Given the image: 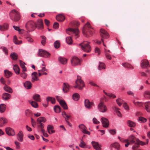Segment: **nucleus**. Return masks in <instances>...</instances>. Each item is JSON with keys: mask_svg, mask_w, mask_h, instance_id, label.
<instances>
[{"mask_svg": "<svg viewBox=\"0 0 150 150\" xmlns=\"http://www.w3.org/2000/svg\"><path fill=\"white\" fill-rule=\"evenodd\" d=\"M13 69L17 74H18L20 73V69L17 65H15L13 66Z\"/></svg>", "mask_w": 150, "mask_h": 150, "instance_id": "nucleus-33", "label": "nucleus"}, {"mask_svg": "<svg viewBox=\"0 0 150 150\" xmlns=\"http://www.w3.org/2000/svg\"><path fill=\"white\" fill-rule=\"evenodd\" d=\"M10 19L14 22H18L21 18L20 13L15 9L12 10L9 13Z\"/></svg>", "mask_w": 150, "mask_h": 150, "instance_id": "nucleus-2", "label": "nucleus"}, {"mask_svg": "<svg viewBox=\"0 0 150 150\" xmlns=\"http://www.w3.org/2000/svg\"><path fill=\"white\" fill-rule=\"evenodd\" d=\"M70 87L69 84L66 83H64L63 85V91L65 93L68 92L70 89Z\"/></svg>", "mask_w": 150, "mask_h": 150, "instance_id": "nucleus-16", "label": "nucleus"}, {"mask_svg": "<svg viewBox=\"0 0 150 150\" xmlns=\"http://www.w3.org/2000/svg\"><path fill=\"white\" fill-rule=\"evenodd\" d=\"M44 28L43 24L42 19L38 20V29H42Z\"/></svg>", "mask_w": 150, "mask_h": 150, "instance_id": "nucleus-31", "label": "nucleus"}, {"mask_svg": "<svg viewBox=\"0 0 150 150\" xmlns=\"http://www.w3.org/2000/svg\"><path fill=\"white\" fill-rule=\"evenodd\" d=\"M25 113L26 115L28 117L31 116L32 114L30 110H26L25 111Z\"/></svg>", "mask_w": 150, "mask_h": 150, "instance_id": "nucleus-54", "label": "nucleus"}, {"mask_svg": "<svg viewBox=\"0 0 150 150\" xmlns=\"http://www.w3.org/2000/svg\"><path fill=\"white\" fill-rule=\"evenodd\" d=\"M59 104L64 109H67V105L64 100H62L61 101H60Z\"/></svg>", "mask_w": 150, "mask_h": 150, "instance_id": "nucleus-37", "label": "nucleus"}, {"mask_svg": "<svg viewBox=\"0 0 150 150\" xmlns=\"http://www.w3.org/2000/svg\"><path fill=\"white\" fill-rule=\"evenodd\" d=\"M86 146V144L82 139V138L81 139V140L80 143L79 144V146L81 148H85Z\"/></svg>", "mask_w": 150, "mask_h": 150, "instance_id": "nucleus-47", "label": "nucleus"}, {"mask_svg": "<svg viewBox=\"0 0 150 150\" xmlns=\"http://www.w3.org/2000/svg\"><path fill=\"white\" fill-rule=\"evenodd\" d=\"M117 104L119 106H121L122 104L123 103V100L120 98H118L116 100Z\"/></svg>", "mask_w": 150, "mask_h": 150, "instance_id": "nucleus-53", "label": "nucleus"}, {"mask_svg": "<svg viewBox=\"0 0 150 150\" xmlns=\"http://www.w3.org/2000/svg\"><path fill=\"white\" fill-rule=\"evenodd\" d=\"M67 42L69 44H71L72 43V40L71 37H68L66 39Z\"/></svg>", "mask_w": 150, "mask_h": 150, "instance_id": "nucleus-50", "label": "nucleus"}, {"mask_svg": "<svg viewBox=\"0 0 150 150\" xmlns=\"http://www.w3.org/2000/svg\"><path fill=\"white\" fill-rule=\"evenodd\" d=\"M2 96L3 100H7L10 99L11 95L8 93H5L3 94Z\"/></svg>", "mask_w": 150, "mask_h": 150, "instance_id": "nucleus-21", "label": "nucleus"}, {"mask_svg": "<svg viewBox=\"0 0 150 150\" xmlns=\"http://www.w3.org/2000/svg\"><path fill=\"white\" fill-rule=\"evenodd\" d=\"M13 27L16 30L18 31V32H21L23 30V29H20L19 27L18 26H13Z\"/></svg>", "mask_w": 150, "mask_h": 150, "instance_id": "nucleus-60", "label": "nucleus"}, {"mask_svg": "<svg viewBox=\"0 0 150 150\" xmlns=\"http://www.w3.org/2000/svg\"><path fill=\"white\" fill-rule=\"evenodd\" d=\"M67 33L70 35V33H74L75 34V38H77L79 37L78 34L79 33V31L77 29H73L72 28H69L66 30Z\"/></svg>", "mask_w": 150, "mask_h": 150, "instance_id": "nucleus-6", "label": "nucleus"}, {"mask_svg": "<svg viewBox=\"0 0 150 150\" xmlns=\"http://www.w3.org/2000/svg\"><path fill=\"white\" fill-rule=\"evenodd\" d=\"M6 106L4 104H0V112L1 113H4L6 109Z\"/></svg>", "mask_w": 150, "mask_h": 150, "instance_id": "nucleus-32", "label": "nucleus"}, {"mask_svg": "<svg viewBox=\"0 0 150 150\" xmlns=\"http://www.w3.org/2000/svg\"><path fill=\"white\" fill-rule=\"evenodd\" d=\"M25 87L28 89H30L32 86V84L29 81H26L24 83Z\"/></svg>", "mask_w": 150, "mask_h": 150, "instance_id": "nucleus-30", "label": "nucleus"}, {"mask_svg": "<svg viewBox=\"0 0 150 150\" xmlns=\"http://www.w3.org/2000/svg\"><path fill=\"white\" fill-rule=\"evenodd\" d=\"M58 60L59 62L63 64H65L67 61V59L64 58L59 57L58 58Z\"/></svg>", "mask_w": 150, "mask_h": 150, "instance_id": "nucleus-29", "label": "nucleus"}, {"mask_svg": "<svg viewBox=\"0 0 150 150\" xmlns=\"http://www.w3.org/2000/svg\"><path fill=\"white\" fill-rule=\"evenodd\" d=\"M54 110L56 113H59L60 112L61 108L60 106L58 105H56L54 108Z\"/></svg>", "mask_w": 150, "mask_h": 150, "instance_id": "nucleus-42", "label": "nucleus"}, {"mask_svg": "<svg viewBox=\"0 0 150 150\" xmlns=\"http://www.w3.org/2000/svg\"><path fill=\"white\" fill-rule=\"evenodd\" d=\"M79 127L81 129V131L83 133L90 135V132L86 130V127L83 124H81L79 125Z\"/></svg>", "mask_w": 150, "mask_h": 150, "instance_id": "nucleus-14", "label": "nucleus"}, {"mask_svg": "<svg viewBox=\"0 0 150 150\" xmlns=\"http://www.w3.org/2000/svg\"><path fill=\"white\" fill-rule=\"evenodd\" d=\"M23 134L21 131H20L17 135V138L18 140L20 142H22L23 141Z\"/></svg>", "mask_w": 150, "mask_h": 150, "instance_id": "nucleus-20", "label": "nucleus"}, {"mask_svg": "<svg viewBox=\"0 0 150 150\" xmlns=\"http://www.w3.org/2000/svg\"><path fill=\"white\" fill-rule=\"evenodd\" d=\"M42 40L41 41V44L43 45H45L46 43V37L44 36H41Z\"/></svg>", "mask_w": 150, "mask_h": 150, "instance_id": "nucleus-45", "label": "nucleus"}, {"mask_svg": "<svg viewBox=\"0 0 150 150\" xmlns=\"http://www.w3.org/2000/svg\"><path fill=\"white\" fill-rule=\"evenodd\" d=\"M31 122L32 124V125L33 127H35L36 125L35 121L32 117H31Z\"/></svg>", "mask_w": 150, "mask_h": 150, "instance_id": "nucleus-57", "label": "nucleus"}, {"mask_svg": "<svg viewBox=\"0 0 150 150\" xmlns=\"http://www.w3.org/2000/svg\"><path fill=\"white\" fill-rule=\"evenodd\" d=\"M138 120L141 121V122H144L146 121L147 119L144 118L140 117L138 118Z\"/></svg>", "mask_w": 150, "mask_h": 150, "instance_id": "nucleus-55", "label": "nucleus"}, {"mask_svg": "<svg viewBox=\"0 0 150 150\" xmlns=\"http://www.w3.org/2000/svg\"><path fill=\"white\" fill-rule=\"evenodd\" d=\"M112 109L116 112L117 115L120 117H121V114L119 111L120 109L115 106L112 107Z\"/></svg>", "mask_w": 150, "mask_h": 150, "instance_id": "nucleus-28", "label": "nucleus"}, {"mask_svg": "<svg viewBox=\"0 0 150 150\" xmlns=\"http://www.w3.org/2000/svg\"><path fill=\"white\" fill-rule=\"evenodd\" d=\"M93 122L95 124H98L100 123V122L98 121L96 118H94L93 119Z\"/></svg>", "mask_w": 150, "mask_h": 150, "instance_id": "nucleus-62", "label": "nucleus"}, {"mask_svg": "<svg viewBox=\"0 0 150 150\" xmlns=\"http://www.w3.org/2000/svg\"><path fill=\"white\" fill-rule=\"evenodd\" d=\"M57 20L59 21H63L65 19V17L63 15L59 14L56 16Z\"/></svg>", "mask_w": 150, "mask_h": 150, "instance_id": "nucleus-26", "label": "nucleus"}, {"mask_svg": "<svg viewBox=\"0 0 150 150\" xmlns=\"http://www.w3.org/2000/svg\"><path fill=\"white\" fill-rule=\"evenodd\" d=\"M14 143L16 146V148L18 149H19L20 147L19 146L20 143L17 141H15Z\"/></svg>", "mask_w": 150, "mask_h": 150, "instance_id": "nucleus-63", "label": "nucleus"}, {"mask_svg": "<svg viewBox=\"0 0 150 150\" xmlns=\"http://www.w3.org/2000/svg\"><path fill=\"white\" fill-rule=\"evenodd\" d=\"M10 57L13 60H15L18 59V55L15 52H12L10 54Z\"/></svg>", "mask_w": 150, "mask_h": 150, "instance_id": "nucleus-36", "label": "nucleus"}, {"mask_svg": "<svg viewBox=\"0 0 150 150\" xmlns=\"http://www.w3.org/2000/svg\"><path fill=\"white\" fill-rule=\"evenodd\" d=\"M85 86L84 82L81 79V77L78 76L75 81V85L74 86V88H77L79 90H82Z\"/></svg>", "mask_w": 150, "mask_h": 150, "instance_id": "nucleus-3", "label": "nucleus"}, {"mask_svg": "<svg viewBox=\"0 0 150 150\" xmlns=\"http://www.w3.org/2000/svg\"><path fill=\"white\" fill-rule=\"evenodd\" d=\"M60 43L58 41H56L54 43V46L55 48L57 49L60 47Z\"/></svg>", "mask_w": 150, "mask_h": 150, "instance_id": "nucleus-52", "label": "nucleus"}, {"mask_svg": "<svg viewBox=\"0 0 150 150\" xmlns=\"http://www.w3.org/2000/svg\"><path fill=\"white\" fill-rule=\"evenodd\" d=\"M46 121V119L45 117H40L38 118V130L40 128V127L41 125H43V127H44V125L42 123L45 122Z\"/></svg>", "mask_w": 150, "mask_h": 150, "instance_id": "nucleus-11", "label": "nucleus"}, {"mask_svg": "<svg viewBox=\"0 0 150 150\" xmlns=\"http://www.w3.org/2000/svg\"><path fill=\"white\" fill-rule=\"evenodd\" d=\"M8 25L6 23L0 25V30L1 31H4L7 30L8 29Z\"/></svg>", "mask_w": 150, "mask_h": 150, "instance_id": "nucleus-22", "label": "nucleus"}, {"mask_svg": "<svg viewBox=\"0 0 150 150\" xmlns=\"http://www.w3.org/2000/svg\"><path fill=\"white\" fill-rule=\"evenodd\" d=\"M53 126L50 125H48L47 127V132L50 134H51L55 132L53 130Z\"/></svg>", "mask_w": 150, "mask_h": 150, "instance_id": "nucleus-25", "label": "nucleus"}, {"mask_svg": "<svg viewBox=\"0 0 150 150\" xmlns=\"http://www.w3.org/2000/svg\"><path fill=\"white\" fill-rule=\"evenodd\" d=\"M111 146L118 150L120 148V145L119 143L117 142H115L112 144H111Z\"/></svg>", "mask_w": 150, "mask_h": 150, "instance_id": "nucleus-48", "label": "nucleus"}, {"mask_svg": "<svg viewBox=\"0 0 150 150\" xmlns=\"http://www.w3.org/2000/svg\"><path fill=\"white\" fill-rule=\"evenodd\" d=\"M144 97L146 98H150V91H146L144 92Z\"/></svg>", "mask_w": 150, "mask_h": 150, "instance_id": "nucleus-49", "label": "nucleus"}, {"mask_svg": "<svg viewBox=\"0 0 150 150\" xmlns=\"http://www.w3.org/2000/svg\"><path fill=\"white\" fill-rule=\"evenodd\" d=\"M24 64H25V63L23 62L21 60L20 61V64L22 68L25 67L24 66Z\"/></svg>", "mask_w": 150, "mask_h": 150, "instance_id": "nucleus-64", "label": "nucleus"}, {"mask_svg": "<svg viewBox=\"0 0 150 150\" xmlns=\"http://www.w3.org/2000/svg\"><path fill=\"white\" fill-rule=\"evenodd\" d=\"M32 80V82L37 81L38 79V74L37 72H35L32 73L31 75Z\"/></svg>", "mask_w": 150, "mask_h": 150, "instance_id": "nucleus-23", "label": "nucleus"}, {"mask_svg": "<svg viewBox=\"0 0 150 150\" xmlns=\"http://www.w3.org/2000/svg\"><path fill=\"white\" fill-rule=\"evenodd\" d=\"M43 126L42 125H41V126L40 127V128L39 129L38 132L42 134L45 137H48V135L47 133L45 132V131L44 129V127H43Z\"/></svg>", "mask_w": 150, "mask_h": 150, "instance_id": "nucleus-19", "label": "nucleus"}, {"mask_svg": "<svg viewBox=\"0 0 150 150\" xmlns=\"http://www.w3.org/2000/svg\"><path fill=\"white\" fill-rule=\"evenodd\" d=\"M44 71H47V69H45V67H43L42 68V69L41 70H38V77L42 75H43V73H42V72H43Z\"/></svg>", "mask_w": 150, "mask_h": 150, "instance_id": "nucleus-39", "label": "nucleus"}, {"mask_svg": "<svg viewBox=\"0 0 150 150\" xmlns=\"http://www.w3.org/2000/svg\"><path fill=\"white\" fill-rule=\"evenodd\" d=\"M8 120L6 119L4 117L0 118V127L3 126L4 124L7 122Z\"/></svg>", "mask_w": 150, "mask_h": 150, "instance_id": "nucleus-27", "label": "nucleus"}, {"mask_svg": "<svg viewBox=\"0 0 150 150\" xmlns=\"http://www.w3.org/2000/svg\"><path fill=\"white\" fill-rule=\"evenodd\" d=\"M20 75L24 79H25L27 76V74L25 72L21 74Z\"/></svg>", "mask_w": 150, "mask_h": 150, "instance_id": "nucleus-58", "label": "nucleus"}, {"mask_svg": "<svg viewBox=\"0 0 150 150\" xmlns=\"http://www.w3.org/2000/svg\"><path fill=\"white\" fill-rule=\"evenodd\" d=\"M71 63L73 66L79 65H80L81 61L77 57H74L71 58Z\"/></svg>", "mask_w": 150, "mask_h": 150, "instance_id": "nucleus-7", "label": "nucleus"}, {"mask_svg": "<svg viewBox=\"0 0 150 150\" xmlns=\"http://www.w3.org/2000/svg\"><path fill=\"white\" fill-rule=\"evenodd\" d=\"M127 125L130 127H134L136 126L135 123L131 120H129L127 121Z\"/></svg>", "mask_w": 150, "mask_h": 150, "instance_id": "nucleus-41", "label": "nucleus"}, {"mask_svg": "<svg viewBox=\"0 0 150 150\" xmlns=\"http://www.w3.org/2000/svg\"><path fill=\"white\" fill-rule=\"evenodd\" d=\"M1 48L2 49L5 54L6 55H7L8 54V51L7 48L5 47H2Z\"/></svg>", "mask_w": 150, "mask_h": 150, "instance_id": "nucleus-59", "label": "nucleus"}, {"mask_svg": "<svg viewBox=\"0 0 150 150\" xmlns=\"http://www.w3.org/2000/svg\"><path fill=\"white\" fill-rule=\"evenodd\" d=\"M4 73L5 76L7 78L9 77L12 74V73L7 70L4 71Z\"/></svg>", "mask_w": 150, "mask_h": 150, "instance_id": "nucleus-44", "label": "nucleus"}, {"mask_svg": "<svg viewBox=\"0 0 150 150\" xmlns=\"http://www.w3.org/2000/svg\"><path fill=\"white\" fill-rule=\"evenodd\" d=\"M93 31V29L91 27L89 23L87 22L83 27V33L86 37H88L92 35Z\"/></svg>", "mask_w": 150, "mask_h": 150, "instance_id": "nucleus-1", "label": "nucleus"}, {"mask_svg": "<svg viewBox=\"0 0 150 150\" xmlns=\"http://www.w3.org/2000/svg\"><path fill=\"white\" fill-rule=\"evenodd\" d=\"M13 42L14 43L17 45H19L22 43V41L21 40L18 41L16 35L13 36Z\"/></svg>", "mask_w": 150, "mask_h": 150, "instance_id": "nucleus-35", "label": "nucleus"}, {"mask_svg": "<svg viewBox=\"0 0 150 150\" xmlns=\"http://www.w3.org/2000/svg\"><path fill=\"white\" fill-rule=\"evenodd\" d=\"M29 102L33 107L36 108H38V103L36 102L33 101H29Z\"/></svg>", "mask_w": 150, "mask_h": 150, "instance_id": "nucleus-46", "label": "nucleus"}, {"mask_svg": "<svg viewBox=\"0 0 150 150\" xmlns=\"http://www.w3.org/2000/svg\"><path fill=\"white\" fill-rule=\"evenodd\" d=\"M4 89L5 91L9 93H12L13 92L12 89L6 84H5L4 85Z\"/></svg>", "mask_w": 150, "mask_h": 150, "instance_id": "nucleus-24", "label": "nucleus"}, {"mask_svg": "<svg viewBox=\"0 0 150 150\" xmlns=\"http://www.w3.org/2000/svg\"><path fill=\"white\" fill-rule=\"evenodd\" d=\"M146 109L148 112H150V102H147L145 103Z\"/></svg>", "mask_w": 150, "mask_h": 150, "instance_id": "nucleus-43", "label": "nucleus"}, {"mask_svg": "<svg viewBox=\"0 0 150 150\" xmlns=\"http://www.w3.org/2000/svg\"><path fill=\"white\" fill-rule=\"evenodd\" d=\"M38 55L41 57H48L50 56V54L43 50L39 49L38 52Z\"/></svg>", "mask_w": 150, "mask_h": 150, "instance_id": "nucleus-8", "label": "nucleus"}, {"mask_svg": "<svg viewBox=\"0 0 150 150\" xmlns=\"http://www.w3.org/2000/svg\"><path fill=\"white\" fill-rule=\"evenodd\" d=\"M46 100L48 103L49 101H51L53 104H54L55 103V100L54 98L51 97H48L46 98Z\"/></svg>", "mask_w": 150, "mask_h": 150, "instance_id": "nucleus-34", "label": "nucleus"}, {"mask_svg": "<svg viewBox=\"0 0 150 150\" xmlns=\"http://www.w3.org/2000/svg\"><path fill=\"white\" fill-rule=\"evenodd\" d=\"M101 121L103 127L105 128L108 127L109 125V122L107 119L105 117H102L101 119Z\"/></svg>", "mask_w": 150, "mask_h": 150, "instance_id": "nucleus-13", "label": "nucleus"}, {"mask_svg": "<svg viewBox=\"0 0 150 150\" xmlns=\"http://www.w3.org/2000/svg\"><path fill=\"white\" fill-rule=\"evenodd\" d=\"M141 67L143 69H146L149 67V63L148 61L146 59L141 60L140 63Z\"/></svg>", "mask_w": 150, "mask_h": 150, "instance_id": "nucleus-10", "label": "nucleus"}, {"mask_svg": "<svg viewBox=\"0 0 150 150\" xmlns=\"http://www.w3.org/2000/svg\"><path fill=\"white\" fill-rule=\"evenodd\" d=\"M122 65L125 68L131 69H133V67L132 65L128 63H123L122 64Z\"/></svg>", "mask_w": 150, "mask_h": 150, "instance_id": "nucleus-40", "label": "nucleus"}, {"mask_svg": "<svg viewBox=\"0 0 150 150\" xmlns=\"http://www.w3.org/2000/svg\"><path fill=\"white\" fill-rule=\"evenodd\" d=\"M100 35L102 38H107L109 37V35L105 30L101 29L100 30Z\"/></svg>", "mask_w": 150, "mask_h": 150, "instance_id": "nucleus-12", "label": "nucleus"}, {"mask_svg": "<svg viewBox=\"0 0 150 150\" xmlns=\"http://www.w3.org/2000/svg\"><path fill=\"white\" fill-rule=\"evenodd\" d=\"M93 105V103L90 101L88 99H86L85 101V107L88 109H90L92 106Z\"/></svg>", "mask_w": 150, "mask_h": 150, "instance_id": "nucleus-18", "label": "nucleus"}, {"mask_svg": "<svg viewBox=\"0 0 150 150\" xmlns=\"http://www.w3.org/2000/svg\"><path fill=\"white\" fill-rule=\"evenodd\" d=\"M90 42L87 41H84L83 43L79 44L81 48L83 51L89 52L91 50V48L89 44Z\"/></svg>", "mask_w": 150, "mask_h": 150, "instance_id": "nucleus-5", "label": "nucleus"}, {"mask_svg": "<svg viewBox=\"0 0 150 150\" xmlns=\"http://www.w3.org/2000/svg\"><path fill=\"white\" fill-rule=\"evenodd\" d=\"M105 66L103 63L102 62L100 63L98 67V69L99 70H101L102 69H105Z\"/></svg>", "mask_w": 150, "mask_h": 150, "instance_id": "nucleus-51", "label": "nucleus"}, {"mask_svg": "<svg viewBox=\"0 0 150 150\" xmlns=\"http://www.w3.org/2000/svg\"><path fill=\"white\" fill-rule=\"evenodd\" d=\"M25 28L27 32H30L33 31L36 28V24L33 21H29L26 23Z\"/></svg>", "mask_w": 150, "mask_h": 150, "instance_id": "nucleus-4", "label": "nucleus"}, {"mask_svg": "<svg viewBox=\"0 0 150 150\" xmlns=\"http://www.w3.org/2000/svg\"><path fill=\"white\" fill-rule=\"evenodd\" d=\"M91 144L93 148L96 150H101V146L99 144L98 142L92 141Z\"/></svg>", "mask_w": 150, "mask_h": 150, "instance_id": "nucleus-17", "label": "nucleus"}, {"mask_svg": "<svg viewBox=\"0 0 150 150\" xmlns=\"http://www.w3.org/2000/svg\"><path fill=\"white\" fill-rule=\"evenodd\" d=\"M102 99L100 100V102L98 106V110L102 112H106L107 110V108L104 105V103L102 101Z\"/></svg>", "mask_w": 150, "mask_h": 150, "instance_id": "nucleus-9", "label": "nucleus"}, {"mask_svg": "<svg viewBox=\"0 0 150 150\" xmlns=\"http://www.w3.org/2000/svg\"><path fill=\"white\" fill-rule=\"evenodd\" d=\"M59 26L58 23L57 22H55L53 25V27L54 28L57 29Z\"/></svg>", "mask_w": 150, "mask_h": 150, "instance_id": "nucleus-61", "label": "nucleus"}, {"mask_svg": "<svg viewBox=\"0 0 150 150\" xmlns=\"http://www.w3.org/2000/svg\"><path fill=\"white\" fill-rule=\"evenodd\" d=\"M72 97L74 100L75 101H77L80 98V96L78 93H75L72 95Z\"/></svg>", "mask_w": 150, "mask_h": 150, "instance_id": "nucleus-38", "label": "nucleus"}, {"mask_svg": "<svg viewBox=\"0 0 150 150\" xmlns=\"http://www.w3.org/2000/svg\"><path fill=\"white\" fill-rule=\"evenodd\" d=\"M6 132L8 135L14 136L15 134V132L14 130L10 127H8L6 128Z\"/></svg>", "mask_w": 150, "mask_h": 150, "instance_id": "nucleus-15", "label": "nucleus"}, {"mask_svg": "<svg viewBox=\"0 0 150 150\" xmlns=\"http://www.w3.org/2000/svg\"><path fill=\"white\" fill-rule=\"evenodd\" d=\"M105 94L106 95L108 96L110 98H116V96L115 95L112 93H105Z\"/></svg>", "mask_w": 150, "mask_h": 150, "instance_id": "nucleus-56", "label": "nucleus"}]
</instances>
